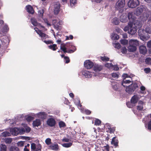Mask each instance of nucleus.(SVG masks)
I'll return each instance as SVG.
<instances>
[{"label":"nucleus","mask_w":151,"mask_h":151,"mask_svg":"<svg viewBox=\"0 0 151 151\" xmlns=\"http://www.w3.org/2000/svg\"><path fill=\"white\" fill-rule=\"evenodd\" d=\"M134 14L132 12H129L128 14V18L129 20V22L132 23V22L134 21L136 18L134 16Z\"/></svg>","instance_id":"15"},{"label":"nucleus","mask_w":151,"mask_h":151,"mask_svg":"<svg viewBox=\"0 0 151 151\" xmlns=\"http://www.w3.org/2000/svg\"><path fill=\"white\" fill-rule=\"evenodd\" d=\"M145 62L147 64L151 65V58H147L145 60Z\"/></svg>","instance_id":"51"},{"label":"nucleus","mask_w":151,"mask_h":151,"mask_svg":"<svg viewBox=\"0 0 151 151\" xmlns=\"http://www.w3.org/2000/svg\"><path fill=\"white\" fill-rule=\"evenodd\" d=\"M129 45L137 46L139 45L138 41L136 40H131L129 41Z\"/></svg>","instance_id":"23"},{"label":"nucleus","mask_w":151,"mask_h":151,"mask_svg":"<svg viewBox=\"0 0 151 151\" xmlns=\"http://www.w3.org/2000/svg\"><path fill=\"white\" fill-rule=\"evenodd\" d=\"M139 99V96L137 95H134L131 98V101L132 104H134L137 102Z\"/></svg>","instance_id":"17"},{"label":"nucleus","mask_w":151,"mask_h":151,"mask_svg":"<svg viewBox=\"0 0 151 151\" xmlns=\"http://www.w3.org/2000/svg\"><path fill=\"white\" fill-rule=\"evenodd\" d=\"M54 13L57 14L60 11V4L58 2H55L54 3Z\"/></svg>","instance_id":"10"},{"label":"nucleus","mask_w":151,"mask_h":151,"mask_svg":"<svg viewBox=\"0 0 151 151\" xmlns=\"http://www.w3.org/2000/svg\"><path fill=\"white\" fill-rule=\"evenodd\" d=\"M130 28L129 25L125 26L124 29V30L125 32H127L128 31L129 29Z\"/></svg>","instance_id":"64"},{"label":"nucleus","mask_w":151,"mask_h":151,"mask_svg":"<svg viewBox=\"0 0 151 151\" xmlns=\"http://www.w3.org/2000/svg\"><path fill=\"white\" fill-rule=\"evenodd\" d=\"M139 50L140 53L143 55L145 54L147 52L146 47L144 45H142L139 47Z\"/></svg>","instance_id":"19"},{"label":"nucleus","mask_w":151,"mask_h":151,"mask_svg":"<svg viewBox=\"0 0 151 151\" xmlns=\"http://www.w3.org/2000/svg\"><path fill=\"white\" fill-rule=\"evenodd\" d=\"M62 22L59 20H53L52 24L54 27L57 29H60V25L61 24Z\"/></svg>","instance_id":"13"},{"label":"nucleus","mask_w":151,"mask_h":151,"mask_svg":"<svg viewBox=\"0 0 151 151\" xmlns=\"http://www.w3.org/2000/svg\"><path fill=\"white\" fill-rule=\"evenodd\" d=\"M111 143L112 144L114 145L115 146H116L117 145L118 143V141L116 139V137H114L112 139L111 142Z\"/></svg>","instance_id":"35"},{"label":"nucleus","mask_w":151,"mask_h":151,"mask_svg":"<svg viewBox=\"0 0 151 151\" xmlns=\"http://www.w3.org/2000/svg\"><path fill=\"white\" fill-rule=\"evenodd\" d=\"M60 48L64 52H67L66 44H61L60 46Z\"/></svg>","instance_id":"29"},{"label":"nucleus","mask_w":151,"mask_h":151,"mask_svg":"<svg viewBox=\"0 0 151 151\" xmlns=\"http://www.w3.org/2000/svg\"><path fill=\"white\" fill-rule=\"evenodd\" d=\"M2 43L4 45H7L9 43V38L6 36H5L1 40Z\"/></svg>","instance_id":"24"},{"label":"nucleus","mask_w":151,"mask_h":151,"mask_svg":"<svg viewBox=\"0 0 151 151\" xmlns=\"http://www.w3.org/2000/svg\"><path fill=\"white\" fill-rule=\"evenodd\" d=\"M32 115L42 119H44L46 116V114L44 112H40L36 114H33Z\"/></svg>","instance_id":"9"},{"label":"nucleus","mask_w":151,"mask_h":151,"mask_svg":"<svg viewBox=\"0 0 151 151\" xmlns=\"http://www.w3.org/2000/svg\"><path fill=\"white\" fill-rule=\"evenodd\" d=\"M48 148L56 151L59 150H60L58 144L55 143L51 144L48 147Z\"/></svg>","instance_id":"12"},{"label":"nucleus","mask_w":151,"mask_h":151,"mask_svg":"<svg viewBox=\"0 0 151 151\" xmlns=\"http://www.w3.org/2000/svg\"><path fill=\"white\" fill-rule=\"evenodd\" d=\"M59 125L60 127H63L65 126V123L63 122H60L59 123Z\"/></svg>","instance_id":"58"},{"label":"nucleus","mask_w":151,"mask_h":151,"mask_svg":"<svg viewBox=\"0 0 151 151\" xmlns=\"http://www.w3.org/2000/svg\"><path fill=\"white\" fill-rule=\"evenodd\" d=\"M36 151H38L41 150V146L40 144H38L36 145Z\"/></svg>","instance_id":"46"},{"label":"nucleus","mask_w":151,"mask_h":151,"mask_svg":"<svg viewBox=\"0 0 151 151\" xmlns=\"http://www.w3.org/2000/svg\"><path fill=\"white\" fill-rule=\"evenodd\" d=\"M48 47L50 49L52 50L53 51L57 49V45L55 44L48 46Z\"/></svg>","instance_id":"36"},{"label":"nucleus","mask_w":151,"mask_h":151,"mask_svg":"<svg viewBox=\"0 0 151 151\" xmlns=\"http://www.w3.org/2000/svg\"><path fill=\"white\" fill-rule=\"evenodd\" d=\"M111 38L112 40H117L119 38V36L116 34H114L112 35Z\"/></svg>","instance_id":"42"},{"label":"nucleus","mask_w":151,"mask_h":151,"mask_svg":"<svg viewBox=\"0 0 151 151\" xmlns=\"http://www.w3.org/2000/svg\"><path fill=\"white\" fill-rule=\"evenodd\" d=\"M26 10L28 12L31 14L34 13V11L32 6L30 5H28L26 6Z\"/></svg>","instance_id":"28"},{"label":"nucleus","mask_w":151,"mask_h":151,"mask_svg":"<svg viewBox=\"0 0 151 151\" xmlns=\"http://www.w3.org/2000/svg\"><path fill=\"white\" fill-rule=\"evenodd\" d=\"M10 133L8 132H4L1 134V136L4 137L9 136L10 135Z\"/></svg>","instance_id":"39"},{"label":"nucleus","mask_w":151,"mask_h":151,"mask_svg":"<svg viewBox=\"0 0 151 151\" xmlns=\"http://www.w3.org/2000/svg\"><path fill=\"white\" fill-rule=\"evenodd\" d=\"M144 104V103L141 101H139L138 102V105L137 106V109L139 110H141L143 108V106Z\"/></svg>","instance_id":"27"},{"label":"nucleus","mask_w":151,"mask_h":151,"mask_svg":"<svg viewBox=\"0 0 151 151\" xmlns=\"http://www.w3.org/2000/svg\"><path fill=\"white\" fill-rule=\"evenodd\" d=\"M125 5V0H119L115 5L116 8L120 12H122V10Z\"/></svg>","instance_id":"3"},{"label":"nucleus","mask_w":151,"mask_h":151,"mask_svg":"<svg viewBox=\"0 0 151 151\" xmlns=\"http://www.w3.org/2000/svg\"><path fill=\"white\" fill-rule=\"evenodd\" d=\"M138 87V85L137 83H133L128 87H127L126 91L127 92L129 93H132Z\"/></svg>","instance_id":"2"},{"label":"nucleus","mask_w":151,"mask_h":151,"mask_svg":"<svg viewBox=\"0 0 151 151\" xmlns=\"http://www.w3.org/2000/svg\"><path fill=\"white\" fill-rule=\"evenodd\" d=\"M112 86L113 88L115 90H117L119 87V84L113 82L112 83Z\"/></svg>","instance_id":"30"},{"label":"nucleus","mask_w":151,"mask_h":151,"mask_svg":"<svg viewBox=\"0 0 151 151\" xmlns=\"http://www.w3.org/2000/svg\"><path fill=\"white\" fill-rule=\"evenodd\" d=\"M121 52L123 54L126 53L127 52V49L126 47H122L121 49Z\"/></svg>","instance_id":"55"},{"label":"nucleus","mask_w":151,"mask_h":151,"mask_svg":"<svg viewBox=\"0 0 151 151\" xmlns=\"http://www.w3.org/2000/svg\"><path fill=\"white\" fill-rule=\"evenodd\" d=\"M105 67L109 68H112L113 67V65L111 63H107L105 65Z\"/></svg>","instance_id":"48"},{"label":"nucleus","mask_w":151,"mask_h":151,"mask_svg":"<svg viewBox=\"0 0 151 151\" xmlns=\"http://www.w3.org/2000/svg\"><path fill=\"white\" fill-rule=\"evenodd\" d=\"M10 131L12 134L14 135H17L18 134H23L25 132L24 129L22 128L14 127L11 129Z\"/></svg>","instance_id":"1"},{"label":"nucleus","mask_w":151,"mask_h":151,"mask_svg":"<svg viewBox=\"0 0 151 151\" xmlns=\"http://www.w3.org/2000/svg\"><path fill=\"white\" fill-rule=\"evenodd\" d=\"M136 47L137 46L129 45L128 47V51L130 52H134L137 49Z\"/></svg>","instance_id":"26"},{"label":"nucleus","mask_w":151,"mask_h":151,"mask_svg":"<svg viewBox=\"0 0 151 151\" xmlns=\"http://www.w3.org/2000/svg\"><path fill=\"white\" fill-rule=\"evenodd\" d=\"M17 145L18 146L22 147L24 145V142L23 141H20L17 143Z\"/></svg>","instance_id":"60"},{"label":"nucleus","mask_w":151,"mask_h":151,"mask_svg":"<svg viewBox=\"0 0 151 151\" xmlns=\"http://www.w3.org/2000/svg\"><path fill=\"white\" fill-rule=\"evenodd\" d=\"M133 26L137 29L140 28L142 26V23L139 21L135 20L132 22Z\"/></svg>","instance_id":"14"},{"label":"nucleus","mask_w":151,"mask_h":151,"mask_svg":"<svg viewBox=\"0 0 151 151\" xmlns=\"http://www.w3.org/2000/svg\"><path fill=\"white\" fill-rule=\"evenodd\" d=\"M139 4V0H129L127 5L129 7L133 8L136 7Z\"/></svg>","instance_id":"4"},{"label":"nucleus","mask_w":151,"mask_h":151,"mask_svg":"<svg viewBox=\"0 0 151 151\" xmlns=\"http://www.w3.org/2000/svg\"><path fill=\"white\" fill-rule=\"evenodd\" d=\"M121 43L123 45H125L127 44L128 43V41L127 40H121L120 41Z\"/></svg>","instance_id":"50"},{"label":"nucleus","mask_w":151,"mask_h":151,"mask_svg":"<svg viewBox=\"0 0 151 151\" xmlns=\"http://www.w3.org/2000/svg\"><path fill=\"white\" fill-rule=\"evenodd\" d=\"M36 145L35 143L31 144V149L32 151H36Z\"/></svg>","instance_id":"44"},{"label":"nucleus","mask_w":151,"mask_h":151,"mask_svg":"<svg viewBox=\"0 0 151 151\" xmlns=\"http://www.w3.org/2000/svg\"><path fill=\"white\" fill-rule=\"evenodd\" d=\"M47 123L50 126L53 127L55 125V120L51 118L47 120Z\"/></svg>","instance_id":"18"},{"label":"nucleus","mask_w":151,"mask_h":151,"mask_svg":"<svg viewBox=\"0 0 151 151\" xmlns=\"http://www.w3.org/2000/svg\"><path fill=\"white\" fill-rule=\"evenodd\" d=\"M69 141H70V139H69L66 138V137H64L62 139V141L63 142H68Z\"/></svg>","instance_id":"62"},{"label":"nucleus","mask_w":151,"mask_h":151,"mask_svg":"<svg viewBox=\"0 0 151 151\" xmlns=\"http://www.w3.org/2000/svg\"><path fill=\"white\" fill-rule=\"evenodd\" d=\"M143 6H141L137 8L135 13L137 16L140 15L143 11Z\"/></svg>","instance_id":"20"},{"label":"nucleus","mask_w":151,"mask_h":151,"mask_svg":"<svg viewBox=\"0 0 151 151\" xmlns=\"http://www.w3.org/2000/svg\"><path fill=\"white\" fill-rule=\"evenodd\" d=\"M33 119V117L30 116H28L26 118V120L28 122H29L32 121Z\"/></svg>","instance_id":"54"},{"label":"nucleus","mask_w":151,"mask_h":151,"mask_svg":"<svg viewBox=\"0 0 151 151\" xmlns=\"http://www.w3.org/2000/svg\"><path fill=\"white\" fill-rule=\"evenodd\" d=\"M75 103L78 106V108L80 109L81 106V105L80 104V101L79 99L78 98H76L75 99Z\"/></svg>","instance_id":"31"},{"label":"nucleus","mask_w":151,"mask_h":151,"mask_svg":"<svg viewBox=\"0 0 151 151\" xmlns=\"http://www.w3.org/2000/svg\"><path fill=\"white\" fill-rule=\"evenodd\" d=\"M120 21L123 23H125L127 21V15L125 14H122L120 17Z\"/></svg>","instance_id":"22"},{"label":"nucleus","mask_w":151,"mask_h":151,"mask_svg":"<svg viewBox=\"0 0 151 151\" xmlns=\"http://www.w3.org/2000/svg\"><path fill=\"white\" fill-rule=\"evenodd\" d=\"M112 76L114 78H117L119 77V75L116 73H113L111 74Z\"/></svg>","instance_id":"56"},{"label":"nucleus","mask_w":151,"mask_h":151,"mask_svg":"<svg viewBox=\"0 0 151 151\" xmlns=\"http://www.w3.org/2000/svg\"><path fill=\"white\" fill-rule=\"evenodd\" d=\"M93 65V63L89 60H86L84 63V66L87 69L91 68Z\"/></svg>","instance_id":"8"},{"label":"nucleus","mask_w":151,"mask_h":151,"mask_svg":"<svg viewBox=\"0 0 151 151\" xmlns=\"http://www.w3.org/2000/svg\"><path fill=\"white\" fill-rule=\"evenodd\" d=\"M22 125L25 129V132L28 133L30 132L31 130V129L30 127L27 126V125L25 124H22Z\"/></svg>","instance_id":"34"},{"label":"nucleus","mask_w":151,"mask_h":151,"mask_svg":"<svg viewBox=\"0 0 151 151\" xmlns=\"http://www.w3.org/2000/svg\"><path fill=\"white\" fill-rule=\"evenodd\" d=\"M101 123V121L98 119H96L95 121L94 125H99Z\"/></svg>","instance_id":"53"},{"label":"nucleus","mask_w":151,"mask_h":151,"mask_svg":"<svg viewBox=\"0 0 151 151\" xmlns=\"http://www.w3.org/2000/svg\"><path fill=\"white\" fill-rule=\"evenodd\" d=\"M102 68L103 67L101 65H97L94 67L93 69L95 72H98L101 70Z\"/></svg>","instance_id":"25"},{"label":"nucleus","mask_w":151,"mask_h":151,"mask_svg":"<svg viewBox=\"0 0 151 151\" xmlns=\"http://www.w3.org/2000/svg\"><path fill=\"white\" fill-rule=\"evenodd\" d=\"M122 77L124 78H126L128 79V78H130L129 77V76H128L127 74H124L122 76Z\"/></svg>","instance_id":"63"},{"label":"nucleus","mask_w":151,"mask_h":151,"mask_svg":"<svg viewBox=\"0 0 151 151\" xmlns=\"http://www.w3.org/2000/svg\"><path fill=\"white\" fill-rule=\"evenodd\" d=\"M145 32L147 33L151 34V27H147L145 29Z\"/></svg>","instance_id":"49"},{"label":"nucleus","mask_w":151,"mask_h":151,"mask_svg":"<svg viewBox=\"0 0 151 151\" xmlns=\"http://www.w3.org/2000/svg\"><path fill=\"white\" fill-rule=\"evenodd\" d=\"M132 81V79L131 78H129V79L124 78L123 81L122 83V85L124 87H127V84L130 83Z\"/></svg>","instance_id":"16"},{"label":"nucleus","mask_w":151,"mask_h":151,"mask_svg":"<svg viewBox=\"0 0 151 151\" xmlns=\"http://www.w3.org/2000/svg\"><path fill=\"white\" fill-rule=\"evenodd\" d=\"M12 140L11 138H7L6 139L5 142L6 143L9 144L11 143L12 142Z\"/></svg>","instance_id":"61"},{"label":"nucleus","mask_w":151,"mask_h":151,"mask_svg":"<svg viewBox=\"0 0 151 151\" xmlns=\"http://www.w3.org/2000/svg\"><path fill=\"white\" fill-rule=\"evenodd\" d=\"M41 122L40 120L39 119H36L33 122L32 125L34 127H38L41 125Z\"/></svg>","instance_id":"21"},{"label":"nucleus","mask_w":151,"mask_h":151,"mask_svg":"<svg viewBox=\"0 0 151 151\" xmlns=\"http://www.w3.org/2000/svg\"><path fill=\"white\" fill-rule=\"evenodd\" d=\"M72 49V50H70L68 51H67V52H68V53H72L76 50V49L75 47H74V48H73Z\"/></svg>","instance_id":"59"},{"label":"nucleus","mask_w":151,"mask_h":151,"mask_svg":"<svg viewBox=\"0 0 151 151\" xmlns=\"http://www.w3.org/2000/svg\"><path fill=\"white\" fill-rule=\"evenodd\" d=\"M81 109V111L82 112L86 114H89L91 113V111L90 110L88 109Z\"/></svg>","instance_id":"40"},{"label":"nucleus","mask_w":151,"mask_h":151,"mask_svg":"<svg viewBox=\"0 0 151 151\" xmlns=\"http://www.w3.org/2000/svg\"><path fill=\"white\" fill-rule=\"evenodd\" d=\"M72 142H69L67 143H64L62 145V146L65 148H69L72 145Z\"/></svg>","instance_id":"33"},{"label":"nucleus","mask_w":151,"mask_h":151,"mask_svg":"<svg viewBox=\"0 0 151 151\" xmlns=\"http://www.w3.org/2000/svg\"><path fill=\"white\" fill-rule=\"evenodd\" d=\"M112 22L113 24L115 25H117L119 24V22L118 18L116 17H115L112 20Z\"/></svg>","instance_id":"38"},{"label":"nucleus","mask_w":151,"mask_h":151,"mask_svg":"<svg viewBox=\"0 0 151 151\" xmlns=\"http://www.w3.org/2000/svg\"><path fill=\"white\" fill-rule=\"evenodd\" d=\"M82 73V74L84 75L86 78H90L93 75V74L94 76H96V75L94 74V73L90 72L87 70H84L83 71Z\"/></svg>","instance_id":"11"},{"label":"nucleus","mask_w":151,"mask_h":151,"mask_svg":"<svg viewBox=\"0 0 151 151\" xmlns=\"http://www.w3.org/2000/svg\"><path fill=\"white\" fill-rule=\"evenodd\" d=\"M101 59L103 61H107L109 60V58L105 56L101 57Z\"/></svg>","instance_id":"47"},{"label":"nucleus","mask_w":151,"mask_h":151,"mask_svg":"<svg viewBox=\"0 0 151 151\" xmlns=\"http://www.w3.org/2000/svg\"><path fill=\"white\" fill-rule=\"evenodd\" d=\"M1 151H6V146L4 145L1 144L0 145Z\"/></svg>","instance_id":"41"},{"label":"nucleus","mask_w":151,"mask_h":151,"mask_svg":"<svg viewBox=\"0 0 151 151\" xmlns=\"http://www.w3.org/2000/svg\"><path fill=\"white\" fill-rule=\"evenodd\" d=\"M141 31L143 32V30L142 29H139L138 31L139 35V36L140 39L143 41H145L148 40L150 38V36L148 35H144V34L140 32Z\"/></svg>","instance_id":"5"},{"label":"nucleus","mask_w":151,"mask_h":151,"mask_svg":"<svg viewBox=\"0 0 151 151\" xmlns=\"http://www.w3.org/2000/svg\"><path fill=\"white\" fill-rule=\"evenodd\" d=\"M10 151H19L18 148L16 147H11L10 148Z\"/></svg>","instance_id":"43"},{"label":"nucleus","mask_w":151,"mask_h":151,"mask_svg":"<svg viewBox=\"0 0 151 151\" xmlns=\"http://www.w3.org/2000/svg\"><path fill=\"white\" fill-rule=\"evenodd\" d=\"M114 46L116 48L119 49L120 48L121 45L119 43L115 42L113 44Z\"/></svg>","instance_id":"45"},{"label":"nucleus","mask_w":151,"mask_h":151,"mask_svg":"<svg viewBox=\"0 0 151 151\" xmlns=\"http://www.w3.org/2000/svg\"><path fill=\"white\" fill-rule=\"evenodd\" d=\"M144 71L146 73H148L150 72L151 69L149 68H146L144 69Z\"/></svg>","instance_id":"57"},{"label":"nucleus","mask_w":151,"mask_h":151,"mask_svg":"<svg viewBox=\"0 0 151 151\" xmlns=\"http://www.w3.org/2000/svg\"><path fill=\"white\" fill-rule=\"evenodd\" d=\"M34 29L37 34L42 38V39H45L48 37V36L47 35L42 32L40 30H39L38 28L36 27L34 28Z\"/></svg>","instance_id":"7"},{"label":"nucleus","mask_w":151,"mask_h":151,"mask_svg":"<svg viewBox=\"0 0 151 151\" xmlns=\"http://www.w3.org/2000/svg\"><path fill=\"white\" fill-rule=\"evenodd\" d=\"M31 23L33 25L35 26H39L40 25L35 18H32L31 19Z\"/></svg>","instance_id":"32"},{"label":"nucleus","mask_w":151,"mask_h":151,"mask_svg":"<svg viewBox=\"0 0 151 151\" xmlns=\"http://www.w3.org/2000/svg\"><path fill=\"white\" fill-rule=\"evenodd\" d=\"M66 47L67 48L69 49L70 48H74V47L73 46V44L72 43H66Z\"/></svg>","instance_id":"37"},{"label":"nucleus","mask_w":151,"mask_h":151,"mask_svg":"<svg viewBox=\"0 0 151 151\" xmlns=\"http://www.w3.org/2000/svg\"><path fill=\"white\" fill-rule=\"evenodd\" d=\"M45 142L48 145L51 144V139H50L48 138L46 139L45 140Z\"/></svg>","instance_id":"52"},{"label":"nucleus","mask_w":151,"mask_h":151,"mask_svg":"<svg viewBox=\"0 0 151 151\" xmlns=\"http://www.w3.org/2000/svg\"><path fill=\"white\" fill-rule=\"evenodd\" d=\"M128 25L130 27V30L128 31V33L132 35L135 34L137 31V28L133 26L132 23L130 22L128 23Z\"/></svg>","instance_id":"6"}]
</instances>
